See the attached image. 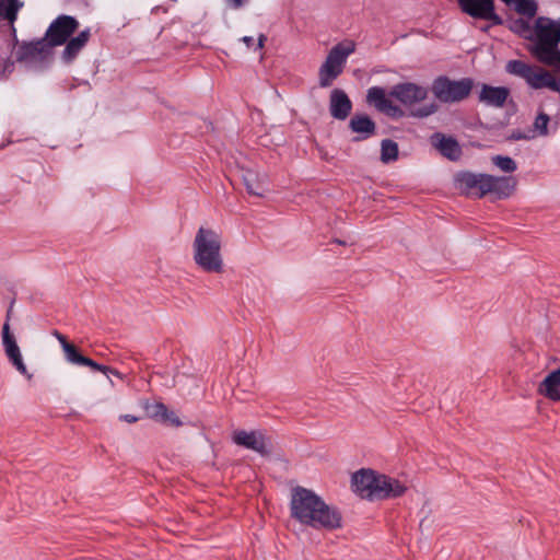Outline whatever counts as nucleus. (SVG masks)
I'll use <instances>...</instances> for the list:
<instances>
[{
	"label": "nucleus",
	"mask_w": 560,
	"mask_h": 560,
	"mask_svg": "<svg viewBox=\"0 0 560 560\" xmlns=\"http://www.w3.org/2000/svg\"><path fill=\"white\" fill-rule=\"evenodd\" d=\"M291 516L316 529L335 530L342 526V515L312 490L296 487L291 497Z\"/></svg>",
	"instance_id": "obj_1"
},
{
	"label": "nucleus",
	"mask_w": 560,
	"mask_h": 560,
	"mask_svg": "<svg viewBox=\"0 0 560 560\" xmlns=\"http://www.w3.org/2000/svg\"><path fill=\"white\" fill-rule=\"evenodd\" d=\"M351 487L360 498L371 501L398 498L407 491L399 480L364 468L352 475Z\"/></svg>",
	"instance_id": "obj_2"
},
{
	"label": "nucleus",
	"mask_w": 560,
	"mask_h": 560,
	"mask_svg": "<svg viewBox=\"0 0 560 560\" xmlns=\"http://www.w3.org/2000/svg\"><path fill=\"white\" fill-rule=\"evenodd\" d=\"M221 249V235L212 229L200 226L192 242L195 264L206 272H223L224 262Z\"/></svg>",
	"instance_id": "obj_3"
},
{
	"label": "nucleus",
	"mask_w": 560,
	"mask_h": 560,
	"mask_svg": "<svg viewBox=\"0 0 560 560\" xmlns=\"http://www.w3.org/2000/svg\"><path fill=\"white\" fill-rule=\"evenodd\" d=\"M536 42L529 49L530 54L541 63L558 67L560 61V22L539 16L535 21Z\"/></svg>",
	"instance_id": "obj_4"
},
{
	"label": "nucleus",
	"mask_w": 560,
	"mask_h": 560,
	"mask_svg": "<svg viewBox=\"0 0 560 560\" xmlns=\"http://www.w3.org/2000/svg\"><path fill=\"white\" fill-rule=\"evenodd\" d=\"M505 70L510 74L524 79L532 89L548 88L560 93V79L557 80L544 68L530 66L522 60H510L505 66Z\"/></svg>",
	"instance_id": "obj_5"
},
{
	"label": "nucleus",
	"mask_w": 560,
	"mask_h": 560,
	"mask_svg": "<svg viewBox=\"0 0 560 560\" xmlns=\"http://www.w3.org/2000/svg\"><path fill=\"white\" fill-rule=\"evenodd\" d=\"M474 81L470 78L451 80L439 77L432 83V93L442 103H457L467 98L472 90Z\"/></svg>",
	"instance_id": "obj_6"
},
{
	"label": "nucleus",
	"mask_w": 560,
	"mask_h": 560,
	"mask_svg": "<svg viewBox=\"0 0 560 560\" xmlns=\"http://www.w3.org/2000/svg\"><path fill=\"white\" fill-rule=\"evenodd\" d=\"M79 22L70 15H59L48 26L45 38L51 47L60 46L67 43L70 36L77 31Z\"/></svg>",
	"instance_id": "obj_7"
},
{
	"label": "nucleus",
	"mask_w": 560,
	"mask_h": 560,
	"mask_svg": "<svg viewBox=\"0 0 560 560\" xmlns=\"http://www.w3.org/2000/svg\"><path fill=\"white\" fill-rule=\"evenodd\" d=\"M462 11L474 19L490 21L501 25L503 20L495 13L494 0H457Z\"/></svg>",
	"instance_id": "obj_8"
},
{
	"label": "nucleus",
	"mask_w": 560,
	"mask_h": 560,
	"mask_svg": "<svg viewBox=\"0 0 560 560\" xmlns=\"http://www.w3.org/2000/svg\"><path fill=\"white\" fill-rule=\"evenodd\" d=\"M232 440L236 445L252 450L261 456L270 455V440L261 431L236 430L233 432Z\"/></svg>",
	"instance_id": "obj_9"
},
{
	"label": "nucleus",
	"mask_w": 560,
	"mask_h": 560,
	"mask_svg": "<svg viewBox=\"0 0 560 560\" xmlns=\"http://www.w3.org/2000/svg\"><path fill=\"white\" fill-rule=\"evenodd\" d=\"M517 180L513 176H493L486 174L482 198L492 195L494 199L501 200L509 198L516 188Z\"/></svg>",
	"instance_id": "obj_10"
},
{
	"label": "nucleus",
	"mask_w": 560,
	"mask_h": 560,
	"mask_svg": "<svg viewBox=\"0 0 560 560\" xmlns=\"http://www.w3.org/2000/svg\"><path fill=\"white\" fill-rule=\"evenodd\" d=\"M52 47L48 40L43 37L33 42H23L16 50V60L22 61H43L50 57Z\"/></svg>",
	"instance_id": "obj_11"
},
{
	"label": "nucleus",
	"mask_w": 560,
	"mask_h": 560,
	"mask_svg": "<svg viewBox=\"0 0 560 560\" xmlns=\"http://www.w3.org/2000/svg\"><path fill=\"white\" fill-rule=\"evenodd\" d=\"M389 95L405 106H412L427 98L428 89L411 82L399 83L390 90Z\"/></svg>",
	"instance_id": "obj_12"
},
{
	"label": "nucleus",
	"mask_w": 560,
	"mask_h": 560,
	"mask_svg": "<svg viewBox=\"0 0 560 560\" xmlns=\"http://www.w3.org/2000/svg\"><path fill=\"white\" fill-rule=\"evenodd\" d=\"M456 187L466 196L482 198L486 174H476L468 171L458 172L455 177Z\"/></svg>",
	"instance_id": "obj_13"
},
{
	"label": "nucleus",
	"mask_w": 560,
	"mask_h": 560,
	"mask_svg": "<svg viewBox=\"0 0 560 560\" xmlns=\"http://www.w3.org/2000/svg\"><path fill=\"white\" fill-rule=\"evenodd\" d=\"M2 343L4 347L5 354L13 366L23 375H26L28 378L32 377L31 374L27 373L26 365L23 362L22 354L20 348L15 341L14 336L10 331V324L4 322L2 327Z\"/></svg>",
	"instance_id": "obj_14"
},
{
	"label": "nucleus",
	"mask_w": 560,
	"mask_h": 560,
	"mask_svg": "<svg viewBox=\"0 0 560 560\" xmlns=\"http://www.w3.org/2000/svg\"><path fill=\"white\" fill-rule=\"evenodd\" d=\"M366 102L373 105L378 112L389 116H401L402 110L395 105L386 94L384 88L372 86L368 90Z\"/></svg>",
	"instance_id": "obj_15"
},
{
	"label": "nucleus",
	"mask_w": 560,
	"mask_h": 560,
	"mask_svg": "<svg viewBox=\"0 0 560 560\" xmlns=\"http://www.w3.org/2000/svg\"><path fill=\"white\" fill-rule=\"evenodd\" d=\"M352 109V102L343 90L334 89L329 96L330 115L338 120L348 118Z\"/></svg>",
	"instance_id": "obj_16"
},
{
	"label": "nucleus",
	"mask_w": 560,
	"mask_h": 560,
	"mask_svg": "<svg viewBox=\"0 0 560 560\" xmlns=\"http://www.w3.org/2000/svg\"><path fill=\"white\" fill-rule=\"evenodd\" d=\"M355 43L352 40H345L335 45L328 52L324 63L342 72L348 57L354 52Z\"/></svg>",
	"instance_id": "obj_17"
},
{
	"label": "nucleus",
	"mask_w": 560,
	"mask_h": 560,
	"mask_svg": "<svg viewBox=\"0 0 560 560\" xmlns=\"http://www.w3.org/2000/svg\"><path fill=\"white\" fill-rule=\"evenodd\" d=\"M509 96L510 90L505 86L482 84L478 100L487 106L501 108L505 105Z\"/></svg>",
	"instance_id": "obj_18"
},
{
	"label": "nucleus",
	"mask_w": 560,
	"mask_h": 560,
	"mask_svg": "<svg viewBox=\"0 0 560 560\" xmlns=\"http://www.w3.org/2000/svg\"><path fill=\"white\" fill-rule=\"evenodd\" d=\"M432 144L439 152L451 161H457L462 155V149L456 139L446 137L441 132H435L431 137Z\"/></svg>",
	"instance_id": "obj_19"
},
{
	"label": "nucleus",
	"mask_w": 560,
	"mask_h": 560,
	"mask_svg": "<svg viewBox=\"0 0 560 560\" xmlns=\"http://www.w3.org/2000/svg\"><path fill=\"white\" fill-rule=\"evenodd\" d=\"M54 336L60 342L62 350L65 352V357L68 362L72 363V364H77V365H85L89 368L97 366L95 361L81 354L79 352L78 348L67 340V337L65 335H62L58 330H55Z\"/></svg>",
	"instance_id": "obj_20"
},
{
	"label": "nucleus",
	"mask_w": 560,
	"mask_h": 560,
	"mask_svg": "<svg viewBox=\"0 0 560 560\" xmlns=\"http://www.w3.org/2000/svg\"><path fill=\"white\" fill-rule=\"evenodd\" d=\"M349 128L352 132L358 133L355 137V141H361L370 138L375 133L376 125L374 120H372L365 114H355L351 117L349 121Z\"/></svg>",
	"instance_id": "obj_21"
},
{
	"label": "nucleus",
	"mask_w": 560,
	"mask_h": 560,
	"mask_svg": "<svg viewBox=\"0 0 560 560\" xmlns=\"http://www.w3.org/2000/svg\"><path fill=\"white\" fill-rule=\"evenodd\" d=\"M242 179L248 194L262 197L267 190L265 176L253 170H242Z\"/></svg>",
	"instance_id": "obj_22"
},
{
	"label": "nucleus",
	"mask_w": 560,
	"mask_h": 560,
	"mask_svg": "<svg viewBox=\"0 0 560 560\" xmlns=\"http://www.w3.org/2000/svg\"><path fill=\"white\" fill-rule=\"evenodd\" d=\"M538 393L551 400L560 401V369L544 378L538 386Z\"/></svg>",
	"instance_id": "obj_23"
},
{
	"label": "nucleus",
	"mask_w": 560,
	"mask_h": 560,
	"mask_svg": "<svg viewBox=\"0 0 560 560\" xmlns=\"http://www.w3.org/2000/svg\"><path fill=\"white\" fill-rule=\"evenodd\" d=\"M90 30H84L78 36L67 40V45L62 51V59L65 62H71L90 39Z\"/></svg>",
	"instance_id": "obj_24"
},
{
	"label": "nucleus",
	"mask_w": 560,
	"mask_h": 560,
	"mask_svg": "<svg viewBox=\"0 0 560 560\" xmlns=\"http://www.w3.org/2000/svg\"><path fill=\"white\" fill-rule=\"evenodd\" d=\"M22 7L23 2L19 0H0V19L7 20L10 23L14 44H18V38L13 24L18 18V12Z\"/></svg>",
	"instance_id": "obj_25"
},
{
	"label": "nucleus",
	"mask_w": 560,
	"mask_h": 560,
	"mask_svg": "<svg viewBox=\"0 0 560 560\" xmlns=\"http://www.w3.org/2000/svg\"><path fill=\"white\" fill-rule=\"evenodd\" d=\"M342 72L331 68L327 63H323L318 71V83L320 88L330 86L334 81L341 74Z\"/></svg>",
	"instance_id": "obj_26"
},
{
	"label": "nucleus",
	"mask_w": 560,
	"mask_h": 560,
	"mask_svg": "<svg viewBox=\"0 0 560 560\" xmlns=\"http://www.w3.org/2000/svg\"><path fill=\"white\" fill-rule=\"evenodd\" d=\"M397 158L398 144L390 139H384L381 143V161L383 163H388L392 161H396Z\"/></svg>",
	"instance_id": "obj_27"
},
{
	"label": "nucleus",
	"mask_w": 560,
	"mask_h": 560,
	"mask_svg": "<svg viewBox=\"0 0 560 560\" xmlns=\"http://www.w3.org/2000/svg\"><path fill=\"white\" fill-rule=\"evenodd\" d=\"M514 9L518 14L532 19L537 13V3L535 0H517Z\"/></svg>",
	"instance_id": "obj_28"
},
{
	"label": "nucleus",
	"mask_w": 560,
	"mask_h": 560,
	"mask_svg": "<svg viewBox=\"0 0 560 560\" xmlns=\"http://www.w3.org/2000/svg\"><path fill=\"white\" fill-rule=\"evenodd\" d=\"M491 161L497 167L505 173H513L517 168L515 161L510 156L494 155Z\"/></svg>",
	"instance_id": "obj_29"
},
{
	"label": "nucleus",
	"mask_w": 560,
	"mask_h": 560,
	"mask_svg": "<svg viewBox=\"0 0 560 560\" xmlns=\"http://www.w3.org/2000/svg\"><path fill=\"white\" fill-rule=\"evenodd\" d=\"M143 409L149 418L159 421L162 411L165 410V405L163 402H149L145 400L142 404Z\"/></svg>",
	"instance_id": "obj_30"
},
{
	"label": "nucleus",
	"mask_w": 560,
	"mask_h": 560,
	"mask_svg": "<svg viewBox=\"0 0 560 560\" xmlns=\"http://www.w3.org/2000/svg\"><path fill=\"white\" fill-rule=\"evenodd\" d=\"M158 422H161L166 425L175 427V428H178L183 424L180 419L173 411H170L166 406H165V410L162 411V415Z\"/></svg>",
	"instance_id": "obj_31"
},
{
	"label": "nucleus",
	"mask_w": 560,
	"mask_h": 560,
	"mask_svg": "<svg viewBox=\"0 0 560 560\" xmlns=\"http://www.w3.org/2000/svg\"><path fill=\"white\" fill-rule=\"evenodd\" d=\"M549 116L545 113H539L535 119L534 127L541 136H546L548 133V124Z\"/></svg>",
	"instance_id": "obj_32"
},
{
	"label": "nucleus",
	"mask_w": 560,
	"mask_h": 560,
	"mask_svg": "<svg viewBox=\"0 0 560 560\" xmlns=\"http://www.w3.org/2000/svg\"><path fill=\"white\" fill-rule=\"evenodd\" d=\"M438 110V105L434 103L425 105L423 107L418 108L416 112L412 113V116L418 118H424L432 114H434Z\"/></svg>",
	"instance_id": "obj_33"
},
{
	"label": "nucleus",
	"mask_w": 560,
	"mask_h": 560,
	"mask_svg": "<svg viewBox=\"0 0 560 560\" xmlns=\"http://www.w3.org/2000/svg\"><path fill=\"white\" fill-rule=\"evenodd\" d=\"M96 365H97L96 368H91V369L94 370V371L102 372L104 374H108L109 373V374H113V375H115V376H117L119 378H122V375L116 369H113V368L107 366V365L98 364L97 362H96Z\"/></svg>",
	"instance_id": "obj_34"
},
{
	"label": "nucleus",
	"mask_w": 560,
	"mask_h": 560,
	"mask_svg": "<svg viewBox=\"0 0 560 560\" xmlns=\"http://www.w3.org/2000/svg\"><path fill=\"white\" fill-rule=\"evenodd\" d=\"M229 7L232 9L242 8L248 0H225Z\"/></svg>",
	"instance_id": "obj_35"
},
{
	"label": "nucleus",
	"mask_w": 560,
	"mask_h": 560,
	"mask_svg": "<svg viewBox=\"0 0 560 560\" xmlns=\"http://www.w3.org/2000/svg\"><path fill=\"white\" fill-rule=\"evenodd\" d=\"M119 419L121 421H125V422H128V423H135L137 422L140 418L139 417H136V416H132V415H121L119 417Z\"/></svg>",
	"instance_id": "obj_36"
},
{
	"label": "nucleus",
	"mask_w": 560,
	"mask_h": 560,
	"mask_svg": "<svg viewBox=\"0 0 560 560\" xmlns=\"http://www.w3.org/2000/svg\"><path fill=\"white\" fill-rule=\"evenodd\" d=\"M266 39H267V37L264 34H260L258 36V42H257V48L258 49H261L264 47Z\"/></svg>",
	"instance_id": "obj_37"
},
{
	"label": "nucleus",
	"mask_w": 560,
	"mask_h": 560,
	"mask_svg": "<svg viewBox=\"0 0 560 560\" xmlns=\"http://www.w3.org/2000/svg\"><path fill=\"white\" fill-rule=\"evenodd\" d=\"M242 42L249 48L254 45V38L252 36H244Z\"/></svg>",
	"instance_id": "obj_38"
},
{
	"label": "nucleus",
	"mask_w": 560,
	"mask_h": 560,
	"mask_svg": "<svg viewBox=\"0 0 560 560\" xmlns=\"http://www.w3.org/2000/svg\"><path fill=\"white\" fill-rule=\"evenodd\" d=\"M502 1H503L505 4H508V5H512V4H513V5H515V3H516V1H517V0H502Z\"/></svg>",
	"instance_id": "obj_39"
},
{
	"label": "nucleus",
	"mask_w": 560,
	"mask_h": 560,
	"mask_svg": "<svg viewBox=\"0 0 560 560\" xmlns=\"http://www.w3.org/2000/svg\"><path fill=\"white\" fill-rule=\"evenodd\" d=\"M12 316V305L10 306L8 313H7V320L5 322H10V317Z\"/></svg>",
	"instance_id": "obj_40"
},
{
	"label": "nucleus",
	"mask_w": 560,
	"mask_h": 560,
	"mask_svg": "<svg viewBox=\"0 0 560 560\" xmlns=\"http://www.w3.org/2000/svg\"><path fill=\"white\" fill-rule=\"evenodd\" d=\"M335 242L340 244V245H345V243L342 241L336 240Z\"/></svg>",
	"instance_id": "obj_41"
},
{
	"label": "nucleus",
	"mask_w": 560,
	"mask_h": 560,
	"mask_svg": "<svg viewBox=\"0 0 560 560\" xmlns=\"http://www.w3.org/2000/svg\"><path fill=\"white\" fill-rule=\"evenodd\" d=\"M558 67H560V61L558 62Z\"/></svg>",
	"instance_id": "obj_42"
}]
</instances>
